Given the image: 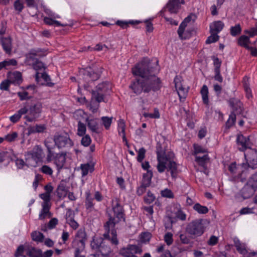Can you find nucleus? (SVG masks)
I'll return each mask as SVG.
<instances>
[{
	"label": "nucleus",
	"instance_id": "nucleus-1",
	"mask_svg": "<svg viewBox=\"0 0 257 257\" xmlns=\"http://www.w3.org/2000/svg\"><path fill=\"white\" fill-rule=\"evenodd\" d=\"M159 70L158 61L153 64L148 58H144L132 68L133 75L140 78L133 81L130 87L137 94L143 91L147 92L151 90H159L161 86V81L156 75Z\"/></svg>",
	"mask_w": 257,
	"mask_h": 257
},
{
	"label": "nucleus",
	"instance_id": "nucleus-2",
	"mask_svg": "<svg viewBox=\"0 0 257 257\" xmlns=\"http://www.w3.org/2000/svg\"><path fill=\"white\" fill-rule=\"evenodd\" d=\"M110 85L108 83L103 82L99 84L94 90L92 92V100L88 103L85 97H82L78 99V101L82 103H85L87 107L93 112H96L99 107V103L104 101V96L110 90Z\"/></svg>",
	"mask_w": 257,
	"mask_h": 257
},
{
	"label": "nucleus",
	"instance_id": "nucleus-3",
	"mask_svg": "<svg viewBox=\"0 0 257 257\" xmlns=\"http://www.w3.org/2000/svg\"><path fill=\"white\" fill-rule=\"evenodd\" d=\"M112 210L114 213V218L110 217L104 226L108 233L110 229H111L110 233L111 242L114 244H117L118 241L117 239L116 231L113 228L116 223L121 221L124 222L125 217L122 207L117 200L112 202Z\"/></svg>",
	"mask_w": 257,
	"mask_h": 257
},
{
	"label": "nucleus",
	"instance_id": "nucleus-4",
	"mask_svg": "<svg viewBox=\"0 0 257 257\" xmlns=\"http://www.w3.org/2000/svg\"><path fill=\"white\" fill-rule=\"evenodd\" d=\"M157 155L158 171L162 173L167 170L170 172L172 177L175 178L177 173V165L176 162L167 158L163 151H158Z\"/></svg>",
	"mask_w": 257,
	"mask_h": 257
},
{
	"label": "nucleus",
	"instance_id": "nucleus-5",
	"mask_svg": "<svg viewBox=\"0 0 257 257\" xmlns=\"http://www.w3.org/2000/svg\"><path fill=\"white\" fill-rule=\"evenodd\" d=\"M24 156L28 167L36 168L43 162V151L40 146H36L32 150L26 152Z\"/></svg>",
	"mask_w": 257,
	"mask_h": 257
},
{
	"label": "nucleus",
	"instance_id": "nucleus-6",
	"mask_svg": "<svg viewBox=\"0 0 257 257\" xmlns=\"http://www.w3.org/2000/svg\"><path fill=\"white\" fill-rule=\"evenodd\" d=\"M195 20L194 15H190L181 23L178 30V34L182 40L189 39L192 35V30L191 25Z\"/></svg>",
	"mask_w": 257,
	"mask_h": 257
},
{
	"label": "nucleus",
	"instance_id": "nucleus-7",
	"mask_svg": "<svg viewBox=\"0 0 257 257\" xmlns=\"http://www.w3.org/2000/svg\"><path fill=\"white\" fill-rule=\"evenodd\" d=\"M202 219H197L189 223L186 231L191 236L196 237L201 236L205 230V227Z\"/></svg>",
	"mask_w": 257,
	"mask_h": 257
},
{
	"label": "nucleus",
	"instance_id": "nucleus-8",
	"mask_svg": "<svg viewBox=\"0 0 257 257\" xmlns=\"http://www.w3.org/2000/svg\"><path fill=\"white\" fill-rule=\"evenodd\" d=\"M22 108H25L27 110V112L24 114V118L29 122H33L40 116L42 105L41 103H38L30 107L25 105Z\"/></svg>",
	"mask_w": 257,
	"mask_h": 257
},
{
	"label": "nucleus",
	"instance_id": "nucleus-9",
	"mask_svg": "<svg viewBox=\"0 0 257 257\" xmlns=\"http://www.w3.org/2000/svg\"><path fill=\"white\" fill-rule=\"evenodd\" d=\"M41 51L40 49L31 50L26 56V62L30 65H32L36 71L40 70L44 68V64L42 62L39 61L36 57L41 56Z\"/></svg>",
	"mask_w": 257,
	"mask_h": 257
},
{
	"label": "nucleus",
	"instance_id": "nucleus-10",
	"mask_svg": "<svg viewBox=\"0 0 257 257\" xmlns=\"http://www.w3.org/2000/svg\"><path fill=\"white\" fill-rule=\"evenodd\" d=\"M246 163H242V167L244 169L248 168L255 169L257 168V150L249 149L244 153Z\"/></svg>",
	"mask_w": 257,
	"mask_h": 257
},
{
	"label": "nucleus",
	"instance_id": "nucleus-11",
	"mask_svg": "<svg viewBox=\"0 0 257 257\" xmlns=\"http://www.w3.org/2000/svg\"><path fill=\"white\" fill-rule=\"evenodd\" d=\"M53 141L55 146L59 149L69 148L73 145V142L67 134L55 135Z\"/></svg>",
	"mask_w": 257,
	"mask_h": 257
},
{
	"label": "nucleus",
	"instance_id": "nucleus-12",
	"mask_svg": "<svg viewBox=\"0 0 257 257\" xmlns=\"http://www.w3.org/2000/svg\"><path fill=\"white\" fill-rule=\"evenodd\" d=\"M228 169L234 181H244L245 178L242 176L245 169L242 167V164L237 166L235 163H232L229 166Z\"/></svg>",
	"mask_w": 257,
	"mask_h": 257
},
{
	"label": "nucleus",
	"instance_id": "nucleus-13",
	"mask_svg": "<svg viewBox=\"0 0 257 257\" xmlns=\"http://www.w3.org/2000/svg\"><path fill=\"white\" fill-rule=\"evenodd\" d=\"M45 13L48 15L49 17L44 18V23L50 26L55 25L56 26H65L66 24H62L61 23L55 19L60 18V16L53 12L50 9L44 8Z\"/></svg>",
	"mask_w": 257,
	"mask_h": 257
},
{
	"label": "nucleus",
	"instance_id": "nucleus-14",
	"mask_svg": "<svg viewBox=\"0 0 257 257\" xmlns=\"http://www.w3.org/2000/svg\"><path fill=\"white\" fill-rule=\"evenodd\" d=\"M182 80L183 79L180 76H176L174 79L175 86L181 101L186 98L188 91V87L183 85Z\"/></svg>",
	"mask_w": 257,
	"mask_h": 257
},
{
	"label": "nucleus",
	"instance_id": "nucleus-15",
	"mask_svg": "<svg viewBox=\"0 0 257 257\" xmlns=\"http://www.w3.org/2000/svg\"><path fill=\"white\" fill-rule=\"evenodd\" d=\"M234 242L237 250L244 257H251L255 254L254 252H248L246 249L245 244L241 243L238 239L235 238Z\"/></svg>",
	"mask_w": 257,
	"mask_h": 257
},
{
	"label": "nucleus",
	"instance_id": "nucleus-16",
	"mask_svg": "<svg viewBox=\"0 0 257 257\" xmlns=\"http://www.w3.org/2000/svg\"><path fill=\"white\" fill-rule=\"evenodd\" d=\"M67 158V153L62 152L57 153L53 158L54 163L56 166L57 169H61L65 164Z\"/></svg>",
	"mask_w": 257,
	"mask_h": 257
},
{
	"label": "nucleus",
	"instance_id": "nucleus-17",
	"mask_svg": "<svg viewBox=\"0 0 257 257\" xmlns=\"http://www.w3.org/2000/svg\"><path fill=\"white\" fill-rule=\"evenodd\" d=\"M236 141L240 151H244L247 149H250V142L248 137H246L242 135H238Z\"/></svg>",
	"mask_w": 257,
	"mask_h": 257
},
{
	"label": "nucleus",
	"instance_id": "nucleus-18",
	"mask_svg": "<svg viewBox=\"0 0 257 257\" xmlns=\"http://www.w3.org/2000/svg\"><path fill=\"white\" fill-rule=\"evenodd\" d=\"M184 3V0H172L168 3L167 8L171 13H176L180 8V4Z\"/></svg>",
	"mask_w": 257,
	"mask_h": 257
},
{
	"label": "nucleus",
	"instance_id": "nucleus-19",
	"mask_svg": "<svg viewBox=\"0 0 257 257\" xmlns=\"http://www.w3.org/2000/svg\"><path fill=\"white\" fill-rule=\"evenodd\" d=\"M1 42L6 53L10 54L12 48L11 38L10 37H1Z\"/></svg>",
	"mask_w": 257,
	"mask_h": 257
},
{
	"label": "nucleus",
	"instance_id": "nucleus-20",
	"mask_svg": "<svg viewBox=\"0 0 257 257\" xmlns=\"http://www.w3.org/2000/svg\"><path fill=\"white\" fill-rule=\"evenodd\" d=\"M8 78L11 83L20 84L22 82V74L18 71L10 73L8 74Z\"/></svg>",
	"mask_w": 257,
	"mask_h": 257
},
{
	"label": "nucleus",
	"instance_id": "nucleus-21",
	"mask_svg": "<svg viewBox=\"0 0 257 257\" xmlns=\"http://www.w3.org/2000/svg\"><path fill=\"white\" fill-rule=\"evenodd\" d=\"M86 121L88 128L91 132L95 133H98L99 126L97 118H90L87 117L86 119Z\"/></svg>",
	"mask_w": 257,
	"mask_h": 257
},
{
	"label": "nucleus",
	"instance_id": "nucleus-22",
	"mask_svg": "<svg viewBox=\"0 0 257 257\" xmlns=\"http://www.w3.org/2000/svg\"><path fill=\"white\" fill-rule=\"evenodd\" d=\"M253 188L250 187V186L246 184L244 186L240 191V195L242 198L245 199L250 197L254 192Z\"/></svg>",
	"mask_w": 257,
	"mask_h": 257
},
{
	"label": "nucleus",
	"instance_id": "nucleus-23",
	"mask_svg": "<svg viewBox=\"0 0 257 257\" xmlns=\"http://www.w3.org/2000/svg\"><path fill=\"white\" fill-rule=\"evenodd\" d=\"M224 24L220 21L212 22L210 25V32L213 33H219L223 28Z\"/></svg>",
	"mask_w": 257,
	"mask_h": 257
},
{
	"label": "nucleus",
	"instance_id": "nucleus-24",
	"mask_svg": "<svg viewBox=\"0 0 257 257\" xmlns=\"http://www.w3.org/2000/svg\"><path fill=\"white\" fill-rule=\"evenodd\" d=\"M56 192L57 195L59 199L64 198L66 196L68 193V189L64 183L61 182L58 185Z\"/></svg>",
	"mask_w": 257,
	"mask_h": 257
},
{
	"label": "nucleus",
	"instance_id": "nucleus-25",
	"mask_svg": "<svg viewBox=\"0 0 257 257\" xmlns=\"http://www.w3.org/2000/svg\"><path fill=\"white\" fill-rule=\"evenodd\" d=\"M100 75L99 72H94L90 68L85 71V79L88 81L96 80L99 78Z\"/></svg>",
	"mask_w": 257,
	"mask_h": 257
},
{
	"label": "nucleus",
	"instance_id": "nucleus-26",
	"mask_svg": "<svg viewBox=\"0 0 257 257\" xmlns=\"http://www.w3.org/2000/svg\"><path fill=\"white\" fill-rule=\"evenodd\" d=\"M125 124L124 121L120 119L117 121V130L118 134L122 138L123 142H126V139L125 134Z\"/></svg>",
	"mask_w": 257,
	"mask_h": 257
},
{
	"label": "nucleus",
	"instance_id": "nucleus-27",
	"mask_svg": "<svg viewBox=\"0 0 257 257\" xmlns=\"http://www.w3.org/2000/svg\"><path fill=\"white\" fill-rule=\"evenodd\" d=\"M26 112L27 110L25 108H21L14 114L10 117V121L13 123L18 122L20 120L22 116L24 115Z\"/></svg>",
	"mask_w": 257,
	"mask_h": 257
},
{
	"label": "nucleus",
	"instance_id": "nucleus-28",
	"mask_svg": "<svg viewBox=\"0 0 257 257\" xmlns=\"http://www.w3.org/2000/svg\"><path fill=\"white\" fill-rule=\"evenodd\" d=\"M141 22L138 20L121 21L118 20L116 24L120 26L122 29H126L129 25H136L141 23Z\"/></svg>",
	"mask_w": 257,
	"mask_h": 257
},
{
	"label": "nucleus",
	"instance_id": "nucleus-29",
	"mask_svg": "<svg viewBox=\"0 0 257 257\" xmlns=\"http://www.w3.org/2000/svg\"><path fill=\"white\" fill-rule=\"evenodd\" d=\"M35 78L36 80L37 81L38 83H40L41 84H43V83L40 82V79L42 78L44 81V83H45L47 85L49 86H51V83H49V81L50 80V77L46 73H40L37 72L36 73Z\"/></svg>",
	"mask_w": 257,
	"mask_h": 257
},
{
	"label": "nucleus",
	"instance_id": "nucleus-30",
	"mask_svg": "<svg viewBox=\"0 0 257 257\" xmlns=\"http://www.w3.org/2000/svg\"><path fill=\"white\" fill-rule=\"evenodd\" d=\"M27 255L30 257H43L42 251L33 247H29L27 250Z\"/></svg>",
	"mask_w": 257,
	"mask_h": 257
},
{
	"label": "nucleus",
	"instance_id": "nucleus-31",
	"mask_svg": "<svg viewBox=\"0 0 257 257\" xmlns=\"http://www.w3.org/2000/svg\"><path fill=\"white\" fill-rule=\"evenodd\" d=\"M208 93V87L206 85H203L201 89L200 94L203 102L207 105L209 104Z\"/></svg>",
	"mask_w": 257,
	"mask_h": 257
},
{
	"label": "nucleus",
	"instance_id": "nucleus-32",
	"mask_svg": "<svg viewBox=\"0 0 257 257\" xmlns=\"http://www.w3.org/2000/svg\"><path fill=\"white\" fill-rule=\"evenodd\" d=\"M29 248L28 245H20L15 252L16 257H26L27 250Z\"/></svg>",
	"mask_w": 257,
	"mask_h": 257
},
{
	"label": "nucleus",
	"instance_id": "nucleus-33",
	"mask_svg": "<svg viewBox=\"0 0 257 257\" xmlns=\"http://www.w3.org/2000/svg\"><path fill=\"white\" fill-rule=\"evenodd\" d=\"M42 209L39 215V218L41 220L45 219L50 213L49 210L50 208V205H47L46 203H42Z\"/></svg>",
	"mask_w": 257,
	"mask_h": 257
},
{
	"label": "nucleus",
	"instance_id": "nucleus-34",
	"mask_svg": "<svg viewBox=\"0 0 257 257\" xmlns=\"http://www.w3.org/2000/svg\"><path fill=\"white\" fill-rule=\"evenodd\" d=\"M31 235L33 240L37 242H42L44 240V235L39 231H34L31 233Z\"/></svg>",
	"mask_w": 257,
	"mask_h": 257
},
{
	"label": "nucleus",
	"instance_id": "nucleus-35",
	"mask_svg": "<svg viewBox=\"0 0 257 257\" xmlns=\"http://www.w3.org/2000/svg\"><path fill=\"white\" fill-rule=\"evenodd\" d=\"M240 46L244 47L246 49L249 48V44L250 43L249 38L244 35H242L239 37L238 41Z\"/></svg>",
	"mask_w": 257,
	"mask_h": 257
},
{
	"label": "nucleus",
	"instance_id": "nucleus-36",
	"mask_svg": "<svg viewBox=\"0 0 257 257\" xmlns=\"http://www.w3.org/2000/svg\"><path fill=\"white\" fill-rule=\"evenodd\" d=\"M153 177V172L152 171H148L146 173L143 175L142 184L149 187L151 183Z\"/></svg>",
	"mask_w": 257,
	"mask_h": 257
},
{
	"label": "nucleus",
	"instance_id": "nucleus-37",
	"mask_svg": "<svg viewBox=\"0 0 257 257\" xmlns=\"http://www.w3.org/2000/svg\"><path fill=\"white\" fill-rule=\"evenodd\" d=\"M208 160L209 157L207 154H205L202 157L196 156L195 158L196 162L204 168L205 167L206 162Z\"/></svg>",
	"mask_w": 257,
	"mask_h": 257
},
{
	"label": "nucleus",
	"instance_id": "nucleus-38",
	"mask_svg": "<svg viewBox=\"0 0 257 257\" xmlns=\"http://www.w3.org/2000/svg\"><path fill=\"white\" fill-rule=\"evenodd\" d=\"M86 195V201L85 205L87 209L92 208L94 204L93 203V198L91 197V194L89 191H87L85 192Z\"/></svg>",
	"mask_w": 257,
	"mask_h": 257
},
{
	"label": "nucleus",
	"instance_id": "nucleus-39",
	"mask_svg": "<svg viewBox=\"0 0 257 257\" xmlns=\"http://www.w3.org/2000/svg\"><path fill=\"white\" fill-rule=\"evenodd\" d=\"M86 238V233L84 230L80 229L78 230L76 235L75 240H77L82 244L84 243V241Z\"/></svg>",
	"mask_w": 257,
	"mask_h": 257
},
{
	"label": "nucleus",
	"instance_id": "nucleus-40",
	"mask_svg": "<svg viewBox=\"0 0 257 257\" xmlns=\"http://www.w3.org/2000/svg\"><path fill=\"white\" fill-rule=\"evenodd\" d=\"M193 209L199 214H206L208 212V209L205 206L196 203L193 206Z\"/></svg>",
	"mask_w": 257,
	"mask_h": 257
},
{
	"label": "nucleus",
	"instance_id": "nucleus-41",
	"mask_svg": "<svg viewBox=\"0 0 257 257\" xmlns=\"http://www.w3.org/2000/svg\"><path fill=\"white\" fill-rule=\"evenodd\" d=\"M15 165L18 169L25 170L28 168L27 162L22 159L17 158L15 160Z\"/></svg>",
	"mask_w": 257,
	"mask_h": 257
},
{
	"label": "nucleus",
	"instance_id": "nucleus-42",
	"mask_svg": "<svg viewBox=\"0 0 257 257\" xmlns=\"http://www.w3.org/2000/svg\"><path fill=\"white\" fill-rule=\"evenodd\" d=\"M112 119V117L102 116L101 117L102 125L106 130H108L110 128Z\"/></svg>",
	"mask_w": 257,
	"mask_h": 257
},
{
	"label": "nucleus",
	"instance_id": "nucleus-43",
	"mask_svg": "<svg viewBox=\"0 0 257 257\" xmlns=\"http://www.w3.org/2000/svg\"><path fill=\"white\" fill-rule=\"evenodd\" d=\"M247 183L255 191L257 189V173L253 174L248 180Z\"/></svg>",
	"mask_w": 257,
	"mask_h": 257
},
{
	"label": "nucleus",
	"instance_id": "nucleus-44",
	"mask_svg": "<svg viewBox=\"0 0 257 257\" xmlns=\"http://www.w3.org/2000/svg\"><path fill=\"white\" fill-rule=\"evenodd\" d=\"M86 127L85 124L79 121L77 126V133L79 136H83L85 135Z\"/></svg>",
	"mask_w": 257,
	"mask_h": 257
},
{
	"label": "nucleus",
	"instance_id": "nucleus-45",
	"mask_svg": "<svg viewBox=\"0 0 257 257\" xmlns=\"http://www.w3.org/2000/svg\"><path fill=\"white\" fill-rule=\"evenodd\" d=\"M14 7L15 10L18 12V13L21 12L24 8V1L16 0L14 4Z\"/></svg>",
	"mask_w": 257,
	"mask_h": 257
},
{
	"label": "nucleus",
	"instance_id": "nucleus-46",
	"mask_svg": "<svg viewBox=\"0 0 257 257\" xmlns=\"http://www.w3.org/2000/svg\"><path fill=\"white\" fill-rule=\"evenodd\" d=\"M230 105L233 109H237L238 107L239 109L241 108L242 104L240 101L235 98H231L229 101Z\"/></svg>",
	"mask_w": 257,
	"mask_h": 257
},
{
	"label": "nucleus",
	"instance_id": "nucleus-47",
	"mask_svg": "<svg viewBox=\"0 0 257 257\" xmlns=\"http://www.w3.org/2000/svg\"><path fill=\"white\" fill-rule=\"evenodd\" d=\"M152 234L148 232L142 233L140 236V241L142 243H146L150 241Z\"/></svg>",
	"mask_w": 257,
	"mask_h": 257
},
{
	"label": "nucleus",
	"instance_id": "nucleus-48",
	"mask_svg": "<svg viewBox=\"0 0 257 257\" xmlns=\"http://www.w3.org/2000/svg\"><path fill=\"white\" fill-rule=\"evenodd\" d=\"M102 242V239L101 238L97 239L96 237H94L92 241L91 242V246L92 248L93 249L99 248L101 245Z\"/></svg>",
	"mask_w": 257,
	"mask_h": 257
},
{
	"label": "nucleus",
	"instance_id": "nucleus-49",
	"mask_svg": "<svg viewBox=\"0 0 257 257\" xmlns=\"http://www.w3.org/2000/svg\"><path fill=\"white\" fill-rule=\"evenodd\" d=\"M241 31L240 26L239 24L230 28V34L232 36H236L239 35Z\"/></svg>",
	"mask_w": 257,
	"mask_h": 257
},
{
	"label": "nucleus",
	"instance_id": "nucleus-50",
	"mask_svg": "<svg viewBox=\"0 0 257 257\" xmlns=\"http://www.w3.org/2000/svg\"><path fill=\"white\" fill-rule=\"evenodd\" d=\"M173 233L168 232L166 233L164 236L165 242L168 245H170L173 242Z\"/></svg>",
	"mask_w": 257,
	"mask_h": 257
},
{
	"label": "nucleus",
	"instance_id": "nucleus-51",
	"mask_svg": "<svg viewBox=\"0 0 257 257\" xmlns=\"http://www.w3.org/2000/svg\"><path fill=\"white\" fill-rule=\"evenodd\" d=\"M161 195L162 197L173 198L174 197V194L172 191L168 188H166L161 191Z\"/></svg>",
	"mask_w": 257,
	"mask_h": 257
},
{
	"label": "nucleus",
	"instance_id": "nucleus-52",
	"mask_svg": "<svg viewBox=\"0 0 257 257\" xmlns=\"http://www.w3.org/2000/svg\"><path fill=\"white\" fill-rule=\"evenodd\" d=\"M137 152L138 153L137 161L139 162H142L145 157L146 150L144 148H141Z\"/></svg>",
	"mask_w": 257,
	"mask_h": 257
},
{
	"label": "nucleus",
	"instance_id": "nucleus-53",
	"mask_svg": "<svg viewBox=\"0 0 257 257\" xmlns=\"http://www.w3.org/2000/svg\"><path fill=\"white\" fill-rule=\"evenodd\" d=\"M91 169V166L89 164H82L81 165V170L82 176L87 175Z\"/></svg>",
	"mask_w": 257,
	"mask_h": 257
},
{
	"label": "nucleus",
	"instance_id": "nucleus-54",
	"mask_svg": "<svg viewBox=\"0 0 257 257\" xmlns=\"http://www.w3.org/2000/svg\"><path fill=\"white\" fill-rule=\"evenodd\" d=\"M40 170L43 173L50 176L52 175L53 173L52 169L48 165L42 166Z\"/></svg>",
	"mask_w": 257,
	"mask_h": 257
},
{
	"label": "nucleus",
	"instance_id": "nucleus-55",
	"mask_svg": "<svg viewBox=\"0 0 257 257\" xmlns=\"http://www.w3.org/2000/svg\"><path fill=\"white\" fill-rule=\"evenodd\" d=\"M210 33L211 35L209 37H208V38L207 39V40L206 41V43L207 44H210V43H214V42H216L219 39V36L217 35L218 34L213 33Z\"/></svg>",
	"mask_w": 257,
	"mask_h": 257
},
{
	"label": "nucleus",
	"instance_id": "nucleus-56",
	"mask_svg": "<svg viewBox=\"0 0 257 257\" xmlns=\"http://www.w3.org/2000/svg\"><path fill=\"white\" fill-rule=\"evenodd\" d=\"M40 197L43 200V203H46L47 205H50V201L51 199L50 194L48 193H44L39 195Z\"/></svg>",
	"mask_w": 257,
	"mask_h": 257
},
{
	"label": "nucleus",
	"instance_id": "nucleus-57",
	"mask_svg": "<svg viewBox=\"0 0 257 257\" xmlns=\"http://www.w3.org/2000/svg\"><path fill=\"white\" fill-rule=\"evenodd\" d=\"M65 216H66V220L67 223L71 221V220H74V211L70 209H68L67 210Z\"/></svg>",
	"mask_w": 257,
	"mask_h": 257
},
{
	"label": "nucleus",
	"instance_id": "nucleus-58",
	"mask_svg": "<svg viewBox=\"0 0 257 257\" xmlns=\"http://www.w3.org/2000/svg\"><path fill=\"white\" fill-rule=\"evenodd\" d=\"M18 137V133L16 132H13L5 136V139L9 142L14 141Z\"/></svg>",
	"mask_w": 257,
	"mask_h": 257
},
{
	"label": "nucleus",
	"instance_id": "nucleus-59",
	"mask_svg": "<svg viewBox=\"0 0 257 257\" xmlns=\"http://www.w3.org/2000/svg\"><path fill=\"white\" fill-rule=\"evenodd\" d=\"M219 240V238L215 235H211L207 243L208 245L214 246L217 244Z\"/></svg>",
	"mask_w": 257,
	"mask_h": 257
},
{
	"label": "nucleus",
	"instance_id": "nucleus-60",
	"mask_svg": "<svg viewBox=\"0 0 257 257\" xmlns=\"http://www.w3.org/2000/svg\"><path fill=\"white\" fill-rule=\"evenodd\" d=\"M91 142V139L90 136L88 135H86L82 138L81 140V144L87 147L89 146Z\"/></svg>",
	"mask_w": 257,
	"mask_h": 257
},
{
	"label": "nucleus",
	"instance_id": "nucleus-61",
	"mask_svg": "<svg viewBox=\"0 0 257 257\" xmlns=\"http://www.w3.org/2000/svg\"><path fill=\"white\" fill-rule=\"evenodd\" d=\"M194 154L197 155L199 153H206L207 151L198 145H194Z\"/></svg>",
	"mask_w": 257,
	"mask_h": 257
},
{
	"label": "nucleus",
	"instance_id": "nucleus-62",
	"mask_svg": "<svg viewBox=\"0 0 257 257\" xmlns=\"http://www.w3.org/2000/svg\"><path fill=\"white\" fill-rule=\"evenodd\" d=\"M244 33L246 34H248L250 37L257 35V22L254 27L251 28L250 30H245Z\"/></svg>",
	"mask_w": 257,
	"mask_h": 257
},
{
	"label": "nucleus",
	"instance_id": "nucleus-63",
	"mask_svg": "<svg viewBox=\"0 0 257 257\" xmlns=\"http://www.w3.org/2000/svg\"><path fill=\"white\" fill-rule=\"evenodd\" d=\"M176 217L182 221H185L186 219V214L181 210H178L175 213Z\"/></svg>",
	"mask_w": 257,
	"mask_h": 257
},
{
	"label": "nucleus",
	"instance_id": "nucleus-64",
	"mask_svg": "<svg viewBox=\"0 0 257 257\" xmlns=\"http://www.w3.org/2000/svg\"><path fill=\"white\" fill-rule=\"evenodd\" d=\"M155 199V196L151 192L147 193V196L145 198V201L146 203L150 204L152 203Z\"/></svg>",
	"mask_w": 257,
	"mask_h": 257
}]
</instances>
